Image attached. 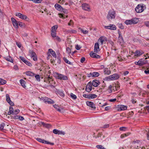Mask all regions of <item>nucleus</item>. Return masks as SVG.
I'll list each match as a JSON object with an SVG mask.
<instances>
[{
	"instance_id": "43",
	"label": "nucleus",
	"mask_w": 149,
	"mask_h": 149,
	"mask_svg": "<svg viewBox=\"0 0 149 149\" xmlns=\"http://www.w3.org/2000/svg\"><path fill=\"white\" fill-rule=\"evenodd\" d=\"M63 60L66 63L69 64L70 65H71L72 63H71L70 62L68 59H67L66 58L64 57L63 58Z\"/></svg>"
},
{
	"instance_id": "32",
	"label": "nucleus",
	"mask_w": 149,
	"mask_h": 149,
	"mask_svg": "<svg viewBox=\"0 0 149 149\" xmlns=\"http://www.w3.org/2000/svg\"><path fill=\"white\" fill-rule=\"evenodd\" d=\"M14 110L12 107H10L9 108V111L8 112V114L10 115L11 114H13Z\"/></svg>"
},
{
	"instance_id": "57",
	"label": "nucleus",
	"mask_w": 149,
	"mask_h": 149,
	"mask_svg": "<svg viewBox=\"0 0 149 149\" xmlns=\"http://www.w3.org/2000/svg\"><path fill=\"white\" fill-rule=\"evenodd\" d=\"M85 60V58L84 57H82L81 58L80 61L81 63H83Z\"/></svg>"
},
{
	"instance_id": "41",
	"label": "nucleus",
	"mask_w": 149,
	"mask_h": 149,
	"mask_svg": "<svg viewBox=\"0 0 149 149\" xmlns=\"http://www.w3.org/2000/svg\"><path fill=\"white\" fill-rule=\"evenodd\" d=\"M70 96L72 98V99L74 100H75L76 99L77 97L74 94L72 93H71L70 94Z\"/></svg>"
},
{
	"instance_id": "20",
	"label": "nucleus",
	"mask_w": 149,
	"mask_h": 149,
	"mask_svg": "<svg viewBox=\"0 0 149 149\" xmlns=\"http://www.w3.org/2000/svg\"><path fill=\"white\" fill-rule=\"evenodd\" d=\"M143 53L144 52L143 51L140 50L136 51L134 53V54L135 56H140L143 54Z\"/></svg>"
},
{
	"instance_id": "24",
	"label": "nucleus",
	"mask_w": 149,
	"mask_h": 149,
	"mask_svg": "<svg viewBox=\"0 0 149 149\" xmlns=\"http://www.w3.org/2000/svg\"><path fill=\"white\" fill-rule=\"evenodd\" d=\"M54 108L58 111L60 112H61V110H63V109L60 107L58 106L57 105L55 104L53 105Z\"/></svg>"
},
{
	"instance_id": "15",
	"label": "nucleus",
	"mask_w": 149,
	"mask_h": 149,
	"mask_svg": "<svg viewBox=\"0 0 149 149\" xmlns=\"http://www.w3.org/2000/svg\"><path fill=\"white\" fill-rule=\"evenodd\" d=\"M82 7L83 9L85 10H88L90 9L89 6L88 4L86 3L82 4Z\"/></svg>"
},
{
	"instance_id": "44",
	"label": "nucleus",
	"mask_w": 149,
	"mask_h": 149,
	"mask_svg": "<svg viewBox=\"0 0 149 149\" xmlns=\"http://www.w3.org/2000/svg\"><path fill=\"white\" fill-rule=\"evenodd\" d=\"M79 29L83 33V34H85L87 33L88 32V31H87L83 30L82 29L80 28H79Z\"/></svg>"
},
{
	"instance_id": "19",
	"label": "nucleus",
	"mask_w": 149,
	"mask_h": 149,
	"mask_svg": "<svg viewBox=\"0 0 149 149\" xmlns=\"http://www.w3.org/2000/svg\"><path fill=\"white\" fill-rule=\"evenodd\" d=\"M118 111H122L126 110L127 109V106L125 105H121L118 107Z\"/></svg>"
},
{
	"instance_id": "27",
	"label": "nucleus",
	"mask_w": 149,
	"mask_h": 149,
	"mask_svg": "<svg viewBox=\"0 0 149 149\" xmlns=\"http://www.w3.org/2000/svg\"><path fill=\"white\" fill-rule=\"evenodd\" d=\"M49 51L54 57L55 58L56 57V55L55 52L52 49H49L48 50V52Z\"/></svg>"
},
{
	"instance_id": "14",
	"label": "nucleus",
	"mask_w": 149,
	"mask_h": 149,
	"mask_svg": "<svg viewBox=\"0 0 149 149\" xmlns=\"http://www.w3.org/2000/svg\"><path fill=\"white\" fill-rule=\"evenodd\" d=\"M96 53H93V52H91L90 53V56L93 58H100V56L97 54Z\"/></svg>"
},
{
	"instance_id": "13",
	"label": "nucleus",
	"mask_w": 149,
	"mask_h": 149,
	"mask_svg": "<svg viewBox=\"0 0 149 149\" xmlns=\"http://www.w3.org/2000/svg\"><path fill=\"white\" fill-rule=\"evenodd\" d=\"M43 100L45 102H47L49 104H53L54 103V102L53 100L47 97L44 98Z\"/></svg>"
},
{
	"instance_id": "8",
	"label": "nucleus",
	"mask_w": 149,
	"mask_h": 149,
	"mask_svg": "<svg viewBox=\"0 0 149 149\" xmlns=\"http://www.w3.org/2000/svg\"><path fill=\"white\" fill-rule=\"evenodd\" d=\"M92 85L91 82H89L86 88V90L88 92H90L92 89Z\"/></svg>"
},
{
	"instance_id": "51",
	"label": "nucleus",
	"mask_w": 149,
	"mask_h": 149,
	"mask_svg": "<svg viewBox=\"0 0 149 149\" xmlns=\"http://www.w3.org/2000/svg\"><path fill=\"white\" fill-rule=\"evenodd\" d=\"M19 58L24 63H25L27 61L23 57L20 56Z\"/></svg>"
},
{
	"instance_id": "31",
	"label": "nucleus",
	"mask_w": 149,
	"mask_h": 149,
	"mask_svg": "<svg viewBox=\"0 0 149 149\" xmlns=\"http://www.w3.org/2000/svg\"><path fill=\"white\" fill-rule=\"evenodd\" d=\"M26 74L29 76H34L35 74L30 71H27L26 72Z\"/></svg>"
},
{
	"instance_id": "18",
	"label": "nucleus",
	"mask_w": 149,
	"mask_h": 149,
	"mask_svg": "<svg viewBox=\"0 0 149 149\" xmlns=\"http://www.w3.org/2000/svg\"><path fill=\"white\" fill-rule=\"evenodd\" d=\"M118 33L119 34V37L118 38V40H119L120 43L123 42L124 41L121 35V32L119 30L118 31Z\"/></svg>"
},
{
	"instance_id": "52",
	"label": "nucleus",
	"mask_w": 149,
	"mask_h": 149,
	"mask_svg": "<svg viewBox=\"0 0 149 149\" xmlns=\"http://www.w3.org/2000/svg\"><path fill=\"white\" fill-rule=\"evenodd\" d=\"M19 112V110L18 109L15 110L14 111L13 114H17Z\"/></svg>"
},
{
	"instance_id": "7",
	"label": "nucleus",
	"mask_w": 149,
	"mask_h": 149,
	"mask_svg": "<svg viewBox=\"0 0 149 149\" xmlns=\"http://www.w3.org/2000/svg\"><path fill=\"white\" fill-rule=\"evenodd\" d=\"M11 20L12 22L13 26L16 29L18 28V22L13 17H12L11 18Z\"/></svg>"
},
{
	"instance_id": "64",
	"label": "nucleus",
	"mask_w": 149,
	"mask_h": 149,
	"mask_svg": "<svg viewBox=\"0 0 149 149\" xmlns=\"http://www.w3.org/2000/svg\"><path fill=\"white\" fill-rule=\"evenodd\" d=\"M16 44L19 48L21 47V44L20 43H18V42H16Z\"/></svg>"
},
{
	"instance_id": "61",
	"label": "nucleus",
	"mask_w": 149,
	"mask_h": 149,
	"mask_svg": "<svg viewBox=\"0 0 149 149\" xmlns=\"http://www.w3.org/2000/svg\"><path fill=\"white\" fill-rule=\"evenodd\" d=\"M145 24L147 26L149 27V21L145 22Z\"/></svg>"
},
{
	"instance_id": "1",
	"label": "nucleus",
	"mask_w": 149,
	"mask_h": 149,
	"mask_svg": "<svg viewBox=\"0 0 149 149\" xmlns=\"http://www.w3.org/2000/svg\"><path fill=\"white\" fill-rule=\"evenodd\" d=\"M116 12L115 11L113 10H109L107 16V19L109 21H111L113 19L115 18L116 17Z\"/></svg>"
},
{
	"instance_id": "46",
	"label": "nucleus",
	"mask_w": 149,
	"mask_h": 149,
	"mask_svg": "<svg viewBox=\"0 0 149 149\" xmlns=\"http://www.w3.org/2000/svg\"><path fill=\"white\" fill-rule=\"evenodd\" d=\"M96 147L98 149H106L102 145H97L96 146Z\"/></svg>"
},
{
	"instance_id": "60",
	"label": "nucleus",
	"mask_w": 149,
	"mask_h": 149,
	"mask_svg": "<svg viewBox=\"0 0 149 149\" xmlns=\"http://www.w3.org/2000/svg\"><path fill=\"white\" fill-rule=\"evenodd\" d=\"M18 119L21 120H23L24 119V118L23 117L19 116Z\"/></svg>"
},
{
	"instance_id": "45",
	"label": "nucleus",
	"mask_w": 149,
	"mask_h": 149,
	"mask_svg": "<svg viewBox=\"0 0 149 149\" xmlns=\"http://www.w3.org/2000/svg\"><path fill=\"white\" fill-rule=\"evenodd\" d=\"M56 31H51V34L53 37H56Z\"/></svg>"
},
{
	"instance_id": "47",
	"label": "nucleus",
	"mask_w": 149,
	"mask_h": 149,
	"mask_svg": "<svg viewBox=\"0 0 149 149\" xmlns=\"http://www.w3.org/2000/svg\"><path fill=\"white\" fill-rule=\"evenodd\" d=\"M34 76H35V77L36 80L38 81H40V75L38 74H35Z\"/></svg>"
},
{
	"instance_id": "36",
	"label": "nucleus",
	"mask_w": 149,
	"mask_h": 149,
	"mask_svg": "<svg viewBox=\"0 0 149 149\" xmlns=\"http://www.w3.org/2000/svg\"><path fill=\"white\" fill-rule=\"evenodd\" d=\"M99 74L98 72H94L92 73V76L93 77H97L99 76Z\"/></svg>"
},
{
	"instance_id": "5",
	"label": "nucleus",
	"mask_w": 149,
	"mask_h": 149,
	"mask_svg": "<svg viewBox=\"0 0 149 149\" xmlns=\"http://www.w3.org/2000/svg\"><path fill=\"white\" fill-rule=\"evenodd\" d=\"M104 28L106 29H111L113 30H115L116 29V26L113 24H110L109 26H104Z\"/></svg>"
},
{
	"instance_id": "23",
	"label": "nucleus",
	"mask_w": 149,
	"mask_h": 149,
	"mask_svg": "<svg viewBox=\"0 0 149 149\" xmlns=\"http://www.w3.org/2000/svg\"><path fill=\"white\" fill-rule=\"evenodd\" d=\"M104 74L109 75L111 74V71L107 68H105L104 69Z\"/></svg>"
},
{
	"instance_id": "54",
	"label": "nucleus",
	"mask_w": 149,
	"mask_h": 149,
	"mask_svg": "<svg viewBox=\"0 0 149 149\" xmlns=\"http://www.w3.org/2000/svg\"><path fill=\"white\" fill-rule=\"evenodd\" d=\"M66 51L67 52V53H69V54L70 53H71L70 49L69 47H68L66 49Z\"/></svg>"
},
{
	"instance_id": "26",
	"label": "nucleus",
	"mask_w": 149,
	"mask_h": 149,
	"mask_svg": "<svg viewBox=\"0 0 149 149\" xmlns=\"http://www.w3.org/2000/svg\"><path fill=\"white\" fill-rule=\"evenodd\" d=\"M99 40H100L101 44L102 45L104 42L106 41V39L104 37L102 36L99 38Z\"/></svg>"
},
{
	"instance_id": "58",
	"label": "nucleus",
	"mask_w": 149,
	"mask_h": 149,
	"mask_svg": "<svg viewBox=\"0 0 149 149\" xmlns=\"http://www.w3.org/2000/svg\"><path fill=\"white\" fill-rule=\"evenodd\" d=\"M13 68L15 70H18V67L17 65H14L13 67Z\"/></svg>"
},
{
	"instance_id": "50",
	"label": "nucleus",
	"mask_w": 149,
	"mask_h": 149,
	"mask_svg": "<svg viewBox=\"0 0 149 149\" xmlns=\"http://www.w3.org/2000/svg\"><path fill=\"white\" fill-rule=\"evenodd\" d=\"M139 63H140V64L139 65L140 66H141L142 65L144 64H145L146 63V61H145V62H144V61H139Z\"/></svg>"
},
{
	"instance_id": "63",
	"label": "nucleus",
	"mask_w": 149,
	"mask_h": 149,
	"mask_svg": "<svg viewBox=\"0 0 149 149\" xmlns=\"http://www.w3.org/2000/svg\"><path fill=\"white\" fill-rule=\"evenodd\" d=\"M117 58L118 61H122L123 60V59H122L121 57L120 56H118Z\"/></svg>"
},
{
	"instance_id": "12",
	"label": "nucleus",
	"mask_w": 149,
	"mask_h": 149,
	"mask_svg": "<svg viewBox=\"0 0 149 149\" xmlns=\"http://www.w3.org/2000/svg\"><path fill=\"white\" fill-rule=\"evenodd\" d=\"M100 50L99 44L97 42L95 43L94 46V52L95 53H97Z\"/></svg>"
},
{
	"instance_id": "22",
	"label": "nucleus",
	"mask_w": 149,
	"mask_h": 149,
	"mask_svg": "<svg viewBox=\"0 0 149 149\" xmlns=\"http://www.w3.org/2000/svg\"><path fill=\"white\" fill-rule=\"evenodd\" d=\"M54 7L56 10L60 11L61 10L63 9L62 7L60 5L57 3H56Z\"/></svg>"
},
{
	"instance_id": "2",
	"label": "nucleus",
	"mask_w": 149,
	"mask_h": 149,
	"mask_svg": "<svg viewBox=\"0 0 149 149\" xmlns=\"http://www.w3.org/2000/svg\"><path fill=\"white\" fill-rule=\"evenodd\" d=\"M119 76L117 74H114L105 77V80L107 81L116 80L119 78Z\"/></svg>"
},
{
	"instance_id": "42",
	"label": "nucleus",
	"mask_w": 149,
	"mask_h": 149,
	"mask_svg": "<svg viewBox=\"0 0 149 149\" xmlns=\"http://www.w3.org/2000/svg\"><path fill=\"white\" fill-rule=\"evenodd\" d=\"M114 86L116 90H118L120 86L119 85L118 83H116L114 84Z\"/></svg>"
},
{
	"instance_id": "11",
	"label": "nucleus",
	"mask_w": 149,
	"mask_h": 149,
	"mask_svg": "<svg viewBox=\"0 0 149 149\" xmlns=\"http://www.w3.org/2000/svg\"><path fill=\"white\" fill-rule=\"evenodd\" d=\"M6 100L7 102L11 106L14 105V103L11 101L10 97L8 94H7L6 95Z\"/></svg>"
},
{
	"instance_id": "62",
	"label": "nucleus",
	"mask_w": 149,
	"mask_h": 149,
	"mask_svg": "<svg viewBox=\"0 0 149 149\" xmlns=\"http://www.w3.org/2000/svg\"><path fill=\"white\" fill-rule=\"evenodd\" d=\"M56 38H55V39L57 40V41H61V38L59 37L58 36H56V37H55Z\"/></svg>"
},
{
	"instance_id": "59",
	"label": "nucleus",
	"mask_w": 149,
	"mask_h": 149,
	"mask_svg": "<svg viewBox=\"0 0 149 149\" xmlns=\"http://www.w3.org/2000/svg\"><path fill=\"white\" fill-rule=\"evenodd\" d=\"M126 128L125 127H122L120 128V131H125Z\"/></svg>"
},
{
	"instance_id": "37",
	"label": "nucleus",
	"mask_w": 149,
	"mask_h": 149,
	"mask_svg": "<svg viewBox=\"0 0 149 149\" xmlns=\"http://www.w3.org/2000/svg\"><path fill=\"white\" fill-rule=\"evenodd\" d=\"M58 27V26L57 25H54L51 28V31H56V29H57Z\"/></svg>"
},
{
	"instance_id": "10",
	"label": "nucleus",
	"mask_w": 149,
	"mask_h": 149,
	"mask_svg": "<svg viewBox=\"0 0 149 149\" xmlns=\"http://www.w3.org/2000/svg\"><path fill=\"white\" fill-rule=\"evenodd\" d=\"M16 16L24 20H25L27 18L26 15L20 13H17L16 14Z\"/></svg>"
},
{
	"instance_id": "6",
	"label": "nucleus",
	"mask_w": 149,
	"mask_h": 149,
	"mask_svg": "<svg viewBox=\"0 0 149 149\" xmlns=\"http://www.w3.org/2000/svg\"><path fill=\"white\" fill-rule=\"evenodd\" d=\"M57 77L58 79L61 80H67L68 79V77L67 76L61 74H57Z\"/></svg>"
},
{
	"instance_id": "25",
	"label": "nucleus",
	"mask_w": 149,
	"mask_h": 149,
	"mask_svg": "<svg viewBox=\"0 0 149 149\" xmlns=\"http://www.w3.org/2000/svg\"><path fill=\"white\" fill-rule=\"evenodd\" d=\"M52 77H50L49 75V76H48L47 77H46L44 81L46 82H47V81L49 82V83L50 84V81L52 80Z\"/></svg>"
},
{
	"instance_id": "56",
	"label": "nucleus",
	"mask_w": 149,
	"mask_h": 149,
	"mask_svg": "<svg viewBox=\"0 0 149 149\" xmlns=\"http://www.w3.org/2000/svg\"><path fill=\"white\" fill-rule=\"evenodd\" d=\"M73 22L72 20H70L69 22L68 23V25L69 26H71L72 25H73Z\"/></svg>"
},
{
	"instance_id": "3",
	"label": "nucleus",
	"mask_w": 149,
	"mask_h": 149,
	"mask_svg": "<svg viewBox=\"0 0 149 149\" xmlns=\"http://www.w3.org/2000/svg\"><path fill=\"white\" fill-rule=\"evenodd\" d=\"M143 5H138L135 8V10L137 13L142 12L144 9H143Z\"/></svg>"
},
{
	"instance_id": "17",
	"label": "nucleus",
	"mask_w": 149,
	"mask_h": 149,
	"mask_svg": "<svg viewBox=\"0 0 149 149\" xmlns=\"http://www.w3.org/2000/svg\"><path fill=\"white\" fill-rule=\"evenodd\" d=\"M53 133L55 134H62L63 135H64L65 133L64 132L60 131V130H57L55 129L53 130Z\"/></svg>"
},
{
	"instance_id": "28",
	"label": "nucleus",
	"mask_w": 149,
	"mask_h": 149,
	"mask_svg": "<svg viewBox=\"0 0 149 149\" xmlns=\"http://www.w3.org/2000/svg\"><path fill=\"white\" fill-rule=\"evenodd\" d=\"M132 24H136L139 21V19L137 18H134L131 19Z\"/></svg>"
},
{
	"instance_id": "53",
	"label": "nucleus",
	"mask_w": 149,
	"mask_h": 149,
	"mask_svg": "<svg viewBox=\"0 0 149 149\" xmlns=\"http://www.w3.org/2000/svg\"><path fill=\"white\" fill-rule=\"evenodd\" d=\"M25 63L29 66H31L32 65L31 63L30 62H29L28 61H27V60L26 61V62Z\"/></svg>"
},
{
	"instance_id": "48",
	"label": "nucleus",
	"mask_w": 149,
	"mask_h": 149,
	"mask_svg": "<svg viewBox=\"0 0 149 149\" xmlns=\"http://www.w3.org/2000/svg\"><path fill=\"white\" fill-rule=\"evenodd\" d=\"M112 86L111 85H110L109 86V88L108 89V90L109 91V93H111L112 92Z\"/></svg>"
},
{
	"instance_id": "9",
	"label": "nucleus",
	"mask_w": 149,
	"mask_h": 149,
	"mask_svg": "<svg viewBox=\"0 0 149 149\" xmlns=\"http://www.w3.org/2000/svg\"><path fill=\"white\" fill-rule=\"evenodd\" d=\"M36 140L38 141L41 142L42 143H45L47 144H49L51 145H53L54 144L53 143H51L49 142H48L47 141H45L44 139H42L40 138H37L36 139Z\"/></svg>"
},
{
	"instance_id": "21",
	"label": "nucleus",
	"mask_w": 149,
	"mask_h": 149,
	"mask_svg": "<svg viewBox=\"0 0 149 149\" xmlns=\"http://www.w3.org/2000/svg\"><path fill=\"white\" fill-rule=\"evenodd\" d=\"M100 83V82L98 80H94L92 82V85L95 87H97L99 85Z\"/></svg>"
},
{
	"instance_id": "4",
	"label": "nucleus",
	"mask_w": 149,
	"mask_h": 149,
	"mask_svg": "<svg viewBox=\"0 0 149 149\" xmlns=\"http://www.w3.org/2000/svg\"><path fill=\"white\" fill-rule=\"evenodd\" d=\"M29 53L31 55V57L33 58L34 61H36L37 60L36 54L33 50H29Z\"/></svg>"
},
{
	"instance_id": "49",
	"label": "nucleus",
	"mask_w": 149,
	"mask_h": 149,
	"mask_svg": "<svg viewBox=\"0 0 149 149\" xmlns=\"http://www.w3.org/2000/svg\"><path fill=\"white\" fill-rule=\"evenodd\" d=\"M42 1V0H33L32 1L35 3H41Z\"/></svg>"
},
{
	"instance_id": "16",
	"label": "nucleus",
	"mask_w": 149,
	"mask_h": 149,
	"mask_svg": "<svg viewBox=\"0 0 149 149\" xmlns=\"http://www.w3.org/2000/svg\"><path fill=\"white\" fill-rule=\"evenodd\" d=\"M86 104L87 106L91 107L94 109H95L96 108L95 104L92 102L87 101L86 102Z\"/></svg>"
},
{
	"instance_id": "39",
	"label": "nucleus",
	"mask_w": 149,
	"mask_h": 149,
	"mask_svg": "<svg viewBox=\"0 0 149 149\" xmlns=\"http://www.w3.org/2000/svg\"><path fill=\"white\" fill-rule=\"evenodd\" d=\"M6 81L0 78V84L3 85L5 84Z\"/></svg>"
},
{
	"instance_id": "30",
	"label": "nucleus",
	"mask_w": 149,
	"mask_h": 149,
	"mask_svg": "<svg viewBox=\"0 0 149 149\" xmlns=\"http://www.w3.org/2000/svg\"><path fill=\"white\" fill-rule=\"evenodd\" d=\"M20 81L22 86L23 88H25L26 87V86L25 85L26 83L25 81L23 79H22L20 80Z\"/></svg>"
},
{
	"instance_id": "55",
	"label": "nucleus",
	"mask_w": 149,
	"mask_h": 149,
	"mask_svg": "<svg viewBox=\"0 0 149 149\" xmlns=\"http://www.w3.org/2000/svg\"><path fill=\"white\" fill-rule=\"evenodd\" d=\"M89 94H88V95H87V94H83V96L84 97H85V98H88V99H89Z\"/></svg>"
},
{
	"instance_id": "40",
	"label": "nucleus",
	"mask_w": 149,
	"mask_h": 149,
	"mask_svg": "<svg viewBox=\"0 0 149 149\" xmlns=\"http://www.w3.org/2000/svg\"><path fill=\"white\" fill-rule=\"evenodd\" d=\"M58 15H59V17L60 18H62L63 19L65 18L68 17V15H66L64 14H59Z\"/></svg>"
},
{
	"instance_id": "34",
	"label": "nucleus",
	"mask_w": 149,
	"mask_h": 149,
	"mask_svg": "<svg viewBox=\"0 0 149 149\" xmlns=\"http://www.w3.org/2000/svg\"><path fill=\"white\" fill-rule=\"evenodd\" d=\"M89 96V99H92L96 98L97 95L95 94H90Z\"/></svg>"
},
{
	"instance_id": "29",
	"label": "nucleus",
	"mask_w": 149,
	"mask_h": 149,
	"mask_svg": "<svg viewBox=\"0 0 149 149\" xmlns=\"http://www.w3.org/2000/svg\"><path fill=\"white\" fill-rule=\"evenodd\" d=\"M5 125L4 123H2L0 125V130L4 131V130H6V129L5 128Z\"/></svg>"
},
{
	"instance_id": "35",
	"label": "nucleus",
	"mask_w": 149,
	"mask_h": 149,
	"mask_svg": "<svg viewBox=\"0 0 149 149\" xmlns=\"http://www.w3.org/2000/svg\"><path fill=\"white\" fill-rule=\"evenodd\" d=\"M125 23L127 25L132 24V22L131 19L130 20H127L125 22Z\"/></svg>"
},
{
	"instance_id": "38",
	"label": "nucleus",
	"mask_w": 149,
	"mask_h": 149,
	"mask_svg": "<svg viewBox=\"0 0 149 149\" xmlns=\"http://www.w3.org/2000/svg\"><path fill=\"white\" fill-rule=\"evenodd\" d=\"M6 59L7 61L10 62L12 63L13 62V59L10 56L7 57L6 58Z\"/></svg>"
},
{
	"instance_id": "33",
	"label": "nucleus",
	"mask_w": 149,
	"mask_h": 149,
	"mask_svg": "<svg viewBox=\"0 0 149 149\" xmlns=\"http://www.w3.org/2000/svg\"><path fill=\"white\" fill-rule=\"evenodd\" d=\"M41 124L44 126L45 127L47 128H49L51 127V125L49 124H46L43 122H41Z\"/></svg>"
}]
</instances>
